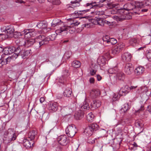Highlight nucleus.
Returning <instances> with one entry per match:
<instances>
[{"mask_svg":"<svg viewBox=\"0 0 151 151\" xmlns=\"http://www.w3.org/2000/svg\"><path fill=\"white\" fill-rule=\"evenodd\" d=\"M19 39H17L15 41L16 43L18 45L16 48L13 46L6 47L4 48V55H9L14 52L13 56L16 58V55L20 52V43H19Z\"/></svg>","mask_w":151,"mask_h":151,"instance_id":"1","label":"nucleus"},{"mask_svg":"<svg viewBox=\"0 0 151 151\" xmlns=\"http://www.w3.org/2000/svg\"><path fill=\"white\" fill-rule=\"evenodd\" d=\"M16 138V136L14 130L9 128L5 132L3 140L6 143H7L10 142L14 140Z\"/></svg>","mask_w":151,"mask_h":151,"instance_id":"2","label":"nucleus"},{"mask_svg":"<svg viewBox=\"0 0 151 151\" xmlns=\"http://www.w3.org/2000/svg\"><path fill=\"white\" fill-rule=\"evenodd\" d=\"M76 27L74 26H71V25L70 26H63L60 28V33L61 35L64 36L67 34L68 31L70 34H73L76 32H77L78 31H76Z\"/></svg>","mask_w":151,"mask_h":151,"instance_id":"3","label":"nucleus"},{"mask_svg":"<svg viewBox=\"0 0 151 151\" xmlns=\"http://www.w3.org/2000/svg\"><path fill=\"white\" fill-rule=\"evenodd\" d=\"M98 126L96 124H92L89 125L85 129L84 133L87 136L91 135L94 132L96 131L98 129Z\"/></svg>","mask_w":151,"mask_h":151,"instance_id":"4","label":"nucleus"},{"mask_svg":"<svg viewBox=\"0 0 151 151\" xmlns=\"http://www.w3.org/2000/svg\"><path fill=\"white\" fill-rule=\"evenodd\" d=\"M107 7L108 9H113L111 11V13L112 14H114L119 13L121 14L122 12L124 11V9H117L119 6L118 4L108 3L107 4Z\"/></svg>","mask_w":151,"mask_h":151,"instance_id":"5","label":"nucleus"},{"mask_svg":"<svg viewBox=\"0 0 151 151\" xmlns=\"http://www.w3.org/2000/svg\"><path fill=\"white\" fill-rule=\"evenodd\" d=\"M76 127L74 124L68 126L65 129L66 134L70 137H73L76 133Z\"/></svg>","mask_w":151,"mask_h":151,"instance_id":"6","label":"nucleus"},{"mask_svg":"<svg viewBox=\"0 0 151 151\" xmlns=\"http://www.w3.org/2000/svg\"><path fill=\"white\" fill-rule=\"evenodd\" d=\"M84 18L86 19L87 20H88L89 22H91L93 24H96V22L97 23H98L100 25L102 26H104L105 20L103 18H97L96 21L95 19H92L91 17H90L89 16H85L84 17Z\"/></svg>","mask_w":151,"mask_h":151,"instance_id":"7","label":"nucleus"},{"mask_svg":"<svg viewBox=\"0 0 151 151\" xmlns=\"http://www.w3.org/2000/svg\"><path fill=\"white\" fill-rule=\"evenodd\" d=\"M23 34L25 38H29L35 36L36 32L34 29H25L23 31Z\"/></svg>","mask_w":151,"mask_h":151,"instance_id":"8","label":"nucleus"},{"mask_svg":"<svg viewBox=\"0 0 151 151\" xmlns=\"http://www.w3.org/2000/svg\"><path fill=\"white\" fill-rule=\"evenodd\" d=\"M125 44L122 43L117 44L114 47V49L112 50L111 53L113 55H115L119 53L124 48Z\"/></svg>","mask_w":151,"mask_h":151,"instance_id":"9","label":"nucleus"},{"mask_svg":"<svg viewBox=\"0 0 151 151\" xmlns=\"http://www.w3.org/2000/svg\"><path fill=\"white\" fill-rule=\"evenodd\" d=\"M60 111L63 116H66L70 115L73 111V109L69 106H66L62 107Z\"/></svg>","mask_w":151,"mask_h":151,"instance_id":"10","label":"nucleus"},{"mask_svg":"<svg viewBox=\"0 0 151 151\" xmlns=\"http://www.w3.org/2000/svg\"><path fill=\"white\" fill-rule=\"evenodd\" d=\"M5 55H2L1 57V58L0 59V64H1L2 66L4 65H6L8 63L10 62L11 59H13V57L14 56H12V57L11 56H9L6 57Z\"/></svg>","mask_w":151,"mask_h":151,"instance_id":"11","label":"nucleus"},{"mask_svg":"<svg viewBox=\"0 0 151 151\" xmlns=\"http://www.w3.org/2000/svg\"><path fill=\"white\" fill-rule=\"evenodd\" d=\"M117 20L122 21L124 19H129L132 18V16L129 13L125 14L124 12H122L120 16H116Z\"/></svg>","mask_w":151,"mask_h":151,"instance_id":"12","label":"nucleus"},{"mask_svg":"<svg viewBox=\"0 0 151 151\" xmlns=\"http://www.w3.org/2000/svg\"><path fill=\"white\" fill-rule=\"evenodd\" d=\"M49 39H43L41 41H35V45L36 49H39L41 47L44 45L47 44L49 42Z\"/></svg>","mask_w":151,"mask_h":151,"instance_id":"13","label":"nucleus"},{"mask_svg":"<svg viewBox=\"0 0 151 151\" xmlns=\"http://www.w3.org/2000/svg\"><path fill=\"white\" fill-rule=\"evenodd\" d=\"M35 42L34 40L31 39L26 40L25 41H21L19 40V43H20V45H21L20 46L22 45H22H24L25 47H28L32 45Z\"/></svg>","mask_w":151,"mask_h":151,"instance_id":"14","label":"nucleus"},{"mask_svg":"<svg viewBox=\"0 0 151 151\" xmlns=\"http://www.w3.org/2000/svg\"><path fill=\"white\" fill-rule=\"evenodd\" d=\"M124 71L127 75H130L133 71V67L132 64H126L124 69Z\"/></svg>","mask_w":151,"mask_h":151,"instance_id":"15","label":"nucleus"},{"mask_svg":"<svg viewBox=\"0 0 151 151\" xmlns=\"http://www.w3.org/2000/svg\"><path fill=\"white\" fill-rule=\"evenodd\" d=\"M135 8L136 6L134 4L128 3L125 4L124 6V9H123L124 10H125L128 11L134 10H134V12H136V11H135Z\"/></svg>","mask_w":151,"mask_h":151,"instance_id":"16","label":"nucleus"},{"mask_svg":"<svg viewBox=\"0 0 151 151\" xmlns=\"http://www.w3.org/2000/svg\"><path fill=\"white\" fill-rule=\"evenodd\" d=\"M30 54V51L29 50H21V48L20 47V52L16 55V58L19 55H21L22 58L24 59L27 58V57L29 56Z\"/></svg>","mask_w":151,"mask_h":151,"instance_id":"17","label":"nucleus"},{"mask_svg":"<svg viewBox=\"0 0 151 151\" xmlns=\"http://www.w3.org/2000/svg\"><path fill=\"white\" fill-rule=\"evenodd\" d=\"M122 60L124 62H127L131 60L132 55L129 52H126L122 55Z\"/></svg>","mask_w":151,"mask_h":151,"instance_id":"18","label":"nucleus"},{"mask_svg":"<svg viewBox=\"0 0 151 151\" xmlns=\"http://www.w3.org/2000/svg\"><path fill=\"white\" fill-rule=\"evenodd\" d=\"M23 145L26 148L29 149L33 146L34 144L32 140H30V141L27 139L23 140Z\"/></svg>","mask_w":151,"mask_h":151,"instance_id":"19","label":"nucleus"},{"mask_svg":"<svg viewBox=\"0 0 151 151\" xmlns=\"http://www.w3.org/2000/svg\"><path fill=\"white\" fill-rule=\"evenodd\" d=\"M58 141L59 143L61 145H66L67 143L66 135H61L58 137Z\"/></svg>","mask_w":151,"mask_h":151,"instance_id":"20","label":"nucleus"},{"mask_svg":"<svg viewBox=\"0 0 151 151\" xmlns=\"http://www.w3.org/2000/svg\"><path fill=\"white\" fill-rule=\"evenodd\" d=\"M58 104L56 102L49 104L48 109L51 112H55L58 110Z\"/></svg>","mask_w":151,"mask_h":151,"instance_id":"21","label":"nucleus"},{"mask_svg":"<svg viewBox=\"0 0 151 151\" xmlns=\"http://www.w3.org/2000/svg\"><path fill=\"white\" fill-rule=\"evenodd\" d=\"M101 104V102L100 100H94L91 104V108L92 110H94L100 107Z\"/></svg>","mask_w":151,"mask_h":151,"instance_id":"22","label":"nucleus"},{"mask_svg":"<svg viewBox=\"0 0 151 151\" xmlns=\"http://www.w3.org/2000/svg\"><path fill=\"white\" fill-rule=\"evenodd\" d=\"M14 31V27L11 25L7 26V30L6 33L8 36L10 37H13V34Z\"/></svg>","mask_w":151,"mask_h":151,"instance_id":"23","label":"nucleus"},{"mask_svg":"<svg viewBox=\"0 0 151 151\" xmlns=\"http://www.w3.org/2000/svg\"><path fill=\"white\" fill-rule=\"evenodd\" d=\"M129 91V86L127 85H126L122 87L120 89L119 93L122 96H125L128 93Z\"/></svg>","mask_w":151,"mask_h":151,"instance_id":"24","label":"nucleus"},{"mask_svg":"<svg viewBox=\"0 0 151 151\" xmlns=\"http://www.w3.org/2000/svg\"><path fill=\"white\" fill-rule=\"evenodd\" d=\"M89 107L88 103L85 101L82 104L80 105L79 109L84 112V111L88 110Z\"/></svg>","mask_w":151,"mask_h":151,"instance_id":"25","label":"nucleus"},{"mask_svg":"<svg viewBox=\"0 0 151 151\" xmlns=\"http://www.w3.org/2000/svg\"><path fill=\"white\" fill-rule=\"evenodd\" d=\"M84 112L79 109L75 113L74 116L77 120H79L81 119L84 116Z\"/></svg>","mask_w":151,"mask_h":151,"instance_id":"26","label":"nucleus"},{"mask_svg":"<svg viewBox=\"0 0 151 151\" xmlns=\"http://www.w3.org/2000/svg\"><path fill=\"white\" fill-rule=\"evenodd\" d=\"M100 94V91L99 89H92L90 93V96L93 98H96Z\"/></svg>","mask_w":151,"mask_h":151,"instance_id":"27","label":"nucleus"},{"mask_svg":"<svg viewBox=\"0 0 151 151\" xmlns=\"http://www.w3.org/2000/svg\"><path fill=\"white\" fill-rule=\"evenodd\" d=\"M145 70V69L142 66H139L137 67L134 70L135 73L137 75H141Z\"/></svg>","mask_w":151,"mask_h":151,"instance_id":"28","label":"nucleus"},{"mask_svg":"<svg viewBox=\"0 0 151 151\" xmlns=\"http://www.w3.org/2000/svg\"><path fill=\"white\" fill-rule=\"evenodd\" d=\"M106 61V58L103 56H100L98 59L97 63L99 65H104Z\"/></svg>","mask_w":151,"mask_h":151,"instance_id":"29","label":"nucleus"},{"mask_svg":"<svg viewBox=\"0 0 151 151\" xmlns=\"http://www.w3.org/2000/svg\"><path fill=\"white\" fill-rule=\"evenodd\" d=\"M68 70H65V72L66 73L65 75V74H64V76H61L59 79V81L60 83H63L66 81V77L69 76V73H68Z\"/></svg>","mask_w":151,"mask_h":151,"instance_id":"30","label":"nucleus"},{"mask_svg":"<svg viewBox=\"0 0 151 151\" xmlns=\"http://www.w3.org/2000/svg\"><path fill=\"white\" fill-rule=\"evenodd\" d=\"M72 93V90L71 88H67L65 90L63 94L64 96L69 97L71 96Z\"/></svg>","mask_w":151,"mask_h":151,"instance_id":"31","label":"nucleus"},{"mask_svg":"<svg viewBox=\"0 0 151 151\" xmlns=\"http://www.w3.org/2000/svg\"><path fill=\"white\" fill-rule=\"evenodd\" d=\"M117 78L119 80L123 81L125 78V75L122 71L118 70L116 74Z\"/></svg>","mask_w":151,"mask_h":151,"instance_id":"32","label":"nucleus"},{"mask_svg":"<svg viewBox=\"0 0 151 151\" xmlns=\"http://www.w3.org/2000/svg\"><path fill=\"white\" fill-rule=\"evenodd\" d=\"M139 41V40L137 38L134 37L129 40V43L130 45L134 46L136 44H138Z\"/></svg>","mask_w":151,"mask_h":151,"instance_id":"33","label":"nucleus"},{"mask_svg":"<svg viewBox=\"0 0 151 151\" xmlns=\"http://www.w3.org/2000/svg\"><path fill=\"white\" fill-rule=\"evenodd\" d=\"M37 134V132L35 130H32L28 134V138L30 140H32L35 138V137Z\"/></svg>","mask_w":151,"mask_h":151,"instance_id":"34","label":"nucleus"},{"mask_svg":"<svg viewBox=\"0 0 151 151\" xmlns=\"http://www.w3.org/2000/svg\"><path fill=\"white\" fill-rule=\"evenodd\" d=\"M137 110L135 111L136 112L140 113L142 112L144 109V106L143 104L139 103L136 106Z\"/></svg>","mask_w":151,"mask_h":151,"instance_id":"35","label":"nucleus"},{"mask_svg":"<svg viewBox=\"0 0 151 151\" xmlns=\"http://www.w3.org/2000/svg\"><path fill=\"white\" fill-rule=\"evenodd\" d=\"M89 9H87L83 10L78 11L77 12L75 11V12L72 14V15L73 16L75 15H76V16L77 15H79L83 14H84L88 12L89 11Z\"/></svg>","mask_w":151,"mask_h":151,"instance_id":"36","label":"nucleus"},{"mask_svg":"<svg viewBox=\"0 0 151 151\" xmlns=\"http://www.w3.org/2000/svg\"><path fill=\"white\" fill-rule=\"evenodd\" d=\"M69 19L70 21L72 22L70 24V25H71V26L76 27L80 24V22L76 19L70 18Z\"/></svg>","mask_w":151,"mask_h":151,"instance_id":"37","label":"nucleus"},{"mask_svg":"<svg viewBox=\"0 0 151 151\" xmlns=\"http://www.w3.org/2000/svg\"><path fill=\"white\" fill-rule=\"evenodd\" d=\"M61 21L58 19H55L53 20L52 23H51L52 26L54 27L57 25H59L61 24Z\"/></svg>","mask_w":151,"mask_h":151,"instance_id":"38","label":"nucleus"},{"mask_svg":"<svg viewBox=\"0 0 151 151\" xmlns=\"http://www.w3.org/2000/svg\"><path fill=\"white\" fill-rule=\"evenodd\" d=\"M94 118V116L91 112L89 113L86 116V119L88 122H92L93 121Z\"/></svg>","mask_w":151,"mask_h":151,"instance_id":"39","label":"nucleus"},{"mask_svg":"<svg viewBox=\"0 0 151 151\" xmlns=\"http://www.w3.org/2000/svg\"><path fill=\"white\" fill-rule=\"evenodd\" d=\"M60 30H58L57 31H56V34H53L51 35V36H50L49 37H47L46 38H45L44 39H49V41L50 40H54L56 38V36L57 35V34L58 33H60Z\"/></svg>","mask_w":151,"mask_h":151,"instance_id":"40","label":"nucleus"},{"mask_svg":"<svg viewBox=\"0 0 151 151\" xmlns=\"http://www.w3.org/2000/svg\"><path fill=\"white\" fill-rule=\"evenodd\" d=\"M148 90L146 87L142 86L139 88L137 90V92L139 93H141L144 92H146Z\"/></svg>","mask_w":151,"mask_h":151,"instance_id":"41","label":"nucleus"},{"mask_svg":"<svg viewBox=\"0 0 151 151\" xmlns=\"http://www.w3.org/2000/svg\"><path fill=\"white\" fill-rule=\"evenodd\" d=\"M96 3V2H92L91 3H88L86 4L85 6H89L90 7L91 9H92L93 8H97L98 7H99V5H94V4Z\"/></svg>","mask_w":151,"mask_h":151,"instance_id":"42","label":"nucleus"},{"mask_svg":"<svg viewBox=\"0 0 151 151\" xmlns=\"http://www.w3.org/2000/svg\"><path fill=\"white\" fill-rule=\"evenodd\" d=\"M91 14H93V15H98L99 16H101L103 15L104 14V11H100V10H98L94 12H91Z\"/></svg>","mask_w":151,"mask_h":151,"instance_id":"43","label":"nucleus"},{"mask_svg":"<svg viewBox=\"0 0 151 151\" xmlns=\"http://www.w3.org/2000/svg\"><path fill=\"white\" fill-rule=\"evenodd\" d=\"M37 26L40 29H45L47 27V24L43 22L38 23Z\"/></svg>","mask_w":151,"mask_h":151,"instance_id":"44","label":"nucleus"},{"mask_svg":"<svg viewBox=\"0 0 151 151\" xmlns=\"http://www.w3.org/2000/svg\"><path fill=\"white\" fill-rule=\"evenodd\" d=\"M81 65V63L78 60L74 61L72 63V66L76 68L80 67Z\"/></svg>","mask_w":151,"mask_h":151,"instance_id":"45","label":"nucleus"},{"mask_svg":"<svg viewBox=\"0 0 151 151\" xmlns=\"http://www.w3.org/2000/svg\"><path fill=\"white\" fill-rule=\"evenodd\" d=\"M23 33V31L21 32L17 31H16L15 32H14L13 37H14L15 38H19L20 36L24 35Z\"/></svg>","mask_w":151,"mask_h":151,"instance_id":"46","label":"nucleus"},{"mask_svg":"<svg viewBox=\"0 0 151 151\" xmlns=\"http://www.w3.org/2000/svg\"><path fill=\"white\" fill-rule=\"evenodd\" d=\"M118 70V69H117V67H115L114 68L109 69L108 72L110 74L114 73L116 74Z\"/></svg>","mask_w":151,"mask_h":151,"instance_id":"47","label":"nucleus"},{"mask_svg":"<svg viewBox=\"0 0 151 151\" xmlns=\"http://www.w3.org/2000/svg\"><path fill=\"white\" fill-rule=\"evenodd\" d=\"M81 0H76L74 1H71V3L72 4V6L74 7L79 6L80 5L79 2Z\"/></svg>","mask_w":151,"mask_h":151,"instance_id":"48","label":"nucleus"},{"mask_svg":"<svg viewBox=\"0 0 151 151\" xmlns=\"http://www.w3.org/2000/svg\"><path fill=\"white\" fill-rule=\"evenodd\" d=\"M145 54L148 60L151 62V50H147L145 52Z\"/></svg>","mask_w":151,"mask_h":151,"instance_id":"49","label":"nucleus"},{"mask_svg":"<svg viewBox=\"0 0 151 151\" xmlns=\"http://www.w3.org/2000/svg\"><path fill=\"white\" fill-rule=\"evenodd\" d=\"M130 108V107L129 106V104L127 103L123 105L122 109L123 110L124 112H125L129 109Z\"/></svg>","mask_w":151,"mask_h":151,"instance_id":"50","label":"nucleus"},{"mask_svg":"<svg viewBox=\"0 0 151 151\" xmlns=\"http://www.w3.org/2000/svg\"><path fill=\"white\" fill-rule=\"evenodd\" d=\"M47 1L53 5H58L61 3L60 0H47Z\"/></svg>","mask_w":151,"mask_h":151,"instance_id":"51","label":"nucleus"},{"mask_svg":"<svg viewBox=\"0 0 151 151\" xmlns=\"http://www.w3.org/2000/svg\"><path fill=\"white\" fill-rule=\"evenodd\" d=\"M109 38L108 36L106 35L105 36H104L102 38V40L104 42V43L106 44V43L109 44Z\"/></svg>","mask_w":151,"mask_h":151,"instance_id":"52","label":"nucleus"},{"mask_svg":"<svg viewBox=\"0 0 151 151\" xmlns=\"http://www.w3.org/2000/svg\"><path fill=\"white\" fill-rule=\"evenodd\" d=\"M117 43V41L116 39L114 38H110L109 41V43H111L112 45L115 44Z\"/></svg>","mask_w":151,"mask_h":151,"instance_id":"53","label":"nucleus"},{"mask_svg":"<svg viewBox=\"0 0 151 151\" xmlns=\"http://www.w3.org/2000/svg\"><path fill=\"white\" fill-rule=\"evenodd\" d=\"M148 5V4H147L146 2H145V3L144 4V2H141L139 3V4L137 5V6H138L139 7L142 8L145 7L146 6H147Z\"/></svg>","mask_w":151,"mask_h":151,"instance_id":"54","label":"nucleus"},{"mask_svg":"<svg viewBox=\"0 0 151 151\" xmlns=\"http://www.w3.org/2000/svg\"><path fill=\"white\" fill-rule=\"evenodd\" d=\"M96 140V139L95 138H91L88 139L87 140V142L89 143L93 144L95 143Z\"/></svg>","mask_w":151,"mask_h":151,"instance_id":"55","label":"nucleus"},{"mask_svg":"<svg viewBox=\"0 0 151 151\" xmlns=\"http://www.w3.org/2000/svg\"><path fill=\"white\" fill-rule=\"evenodd\" d=\"M45 57H46V56H45V55H44L43 56V57L44 58H43L42 59V60H43V61L41 63V64H42L43 63H45V62H48L49 61H50L49 58L48 57L47 58H45Z\"/></svg>","mask_w":151,"mask_h":151,"instance_id":"56","label":"nucleus"},{"mask_svg":"<svg viewBox=\"0 0 151 151\" xmlns=\"http://www.w3.org/2000/svg\"><path fill=\"white\" fill-rule=\"evenodd\" d=\"M1 31L2 32H5L6 33L7 30V26H4L1 28Z\"/></svg>","mask_w":151,"mask_h":151,"instance_id":"57","label":"nucleus"},{"mask_svg":"<svg viewBox=\"0 0 151 151\" xmlns=\"http://www.w3.org/2000/svg\"><path fill=\"white\" fill-rule=\"evenodd\" d=\"M95 80L93 78H91L89 79V82L91 83H94Z\"/></svg>","mask_w":151,"mask_h":151,"instance_id":"58","label":"nucleus"},{"mask_svg":"<svg viewBox=\"0 0 151 151\" xmlns=\"http://www.w3.org/2000/svg\"><path fill=\"white\" fill-rule=\"evenodd\" d=\"M104 23H105V24H107L109 25H111L112 23V22H109V21H107L106 20H105V21H104Z\"/></svg>","mask_w":151,"mask_h":151,"instance_id":"59","label":"nucleus"},{"mask_svg":"<svg viewBox=\"0 0 151 151\" xmlns=\"http://www.w3.org/2000/svg\"><path fill=\"white\" fill-rule=\"evenodd\" d=\"M16 2L17 3H19L20 4L24 3L25 2L22 0H16Z\"/></svg>","mask_w":151,"mask_h":151,"instance_id":"60","label":"nucleus"},{"mask_svg":"<svg viewBox=\"0 0 151 151\" xmlns=\"http://www.w3.org/2000/svg\"><path fill=\"white\" fill-rule=\"evenodd\" d=\"M96 78L97 80L99 81L101 80V77L99 75H96Z\"/></svg>","mask_w":151,"mask_h":151,"instance_id":"61","label":"nucleus"},{"mask_svg":"<svg viewBox=\"0 0 151 151\" xmlns=\"http://www.w3.org/2000/svg\"><path fill=\"white\" fill-rule=\"evenodd\" d=\"M96 73V71L93 70L90 71L91 74L92 76L94 75Z\"/></svg>","mask_w":151,"mask_h":151,"instance_id":"62","label":"nucleus"},{"mask_svg":"<svg viewBox=\"0 0 151 151\" xmlns=\"http://www.w3.org/2000/svg\"><path fill=\"white\" fill-rule=\"evenodd\" d=\"M119 124L122 125H124L125 124V121L124 120L121 119L120 121H119Z\"/></svg>","mask_w":151,"mask_h":151,"instance_id":"63","label":"nucleus"},{"mask_svg":"<svg viewBox=\"0 0 151 151\" xmlns=\"http://www.w3.org/2000/svg\"><path fill=\"white\" fill-rule=\"evenodd\" d=\"M147 110L149 112H151V105H150L148 106Z\"/></svg>","mask_w":151,"mask_h":151,"instance_id":"64","label":"nucleus"}]
</instances>
